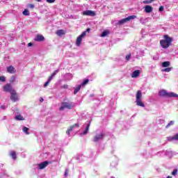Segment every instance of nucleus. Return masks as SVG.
I'll return each instance as SVG.
<instances>
[{
  "label": "nucleus",
  "instance_id": "f257e3e1",
  "mask_svg": "<svg viewBox=\"0 0 178 178\" xmlns=\"http://www.w3.org/2000/svg\"><path fill=\"white\" fill-rule=\"evenodd\" d=\"M173 39L168 35H163V39L160 40L161 47L163 48V49H166L172 45V42Z\"/></svg>",
  "mask_w": 178,
  "mask_h": 178
},
{
  "label": "nucleus",
  "instance_id": "f03ea898",
  "mask_svg": "<svg viewBox=\"0 0 178 178\" xmlns=\"http://www.w3.org/2000/svg\"><path fill=\"white\" fill-rule=\"evenodd\" d=\"M160 97H168V98H178V95L175 92H168L165 90L159 91Z\"/></svg>",
  "mask_w": 178,
  "mask_h": 178
},
{
  "label": "nucleus",
  "instance_id": "7ed1b4c3",
  "mask_svg": "<svg viewBox=\"0 0 178 178\" xmlns=\"http://www.w3.org/2000/svg\"><path fill=\"white\" fill-rule=\"evenodd\" d=\"M136 98V105L138 106H141L142 108H144L145 105L144 104V103H143V93L141 92V90H138Z\"/></svg>",
  "mask_w": 178,
  "mask_h": 178
},
{
  "label": "nucleus",
  "instance_id": "20e7f679",
  "mask_svg": "<svg viewBox=\"0 0 178 178\" xmlns=\"http://www.w3.org/2000/svg\"><path fill=\"white\" fill-rule=\"evenodd\" d=\"M74 104L72 102H63L61 103V106L59 108V111H65V109H73Z\"/></svg>",
  "mask_w": 178,
  "mask_h": 178
},
{
  "label": "nucleus",
  "instance_id": "39448f33",
  "mask_svg": "<svg viewBox=\"0 0 178 178\" xmlns=\"http://www.w3.org/2000/svg\"><path fill=\"white\" fill-rule=\"evenodd\" d=\"M136 17H137V16H136V15L129 16L127 18H124V19L120 20L118 22V24H120V25L124 24V23H127V22H130V20H133V19H136Z\"/></svg>",
  "mask_w": 178,
  "mask_h": 178
},
{
  "label": "nucleus",
  "instance_id": "423d86ee",
  "mask_svg": "<svg viewBox=\"0 0 178 178\" xmlns=\"http://www.w3.org/2000/svg\"><path fill=\"white\" fill-rule=\"evenodd\" d=\"M104 137H105L104 133L101 132L99 134H97L93 138V141L94 143H98V141H101V140H104Z\"/></svg>",
  "mask_w": 178,
  "mask_h": 178
},
{
  "label": "nucleus",
  "instance_id": "0eeeda50",
  "mask_svg": "<svg viewBox=\"0 0 178 178\" xmlns=\"http://www.w3.org/2000/svg\"><path fill=\"white\" fill-rule=\"evenodd\" d=\"M86 32H83L77 38H76V47H80L81 42L83 41V38L86 37Z\"/></svg>",
  "mask_w": 178,
  "mask_h": 178
},
{
  "label": "nucleus",
  "instance_id": "6e6552de",
  "mask_svg": "<svg viewBox=\"0 0 178 178\" xmlns=\"http://www.w3.org/2000/svg\"><path fill=\"white\" fill-rule=\"evenodd\" d=\"M10 99L13 101V102H16L17 101H19V96L17 95V93L16 92V90H13L10 93Z\"/></svg>",
  "mask_w": 178,
  "mask_h": 178
},
{
  "label": "nucleus",
  "instance_id": "1a4fd4ad",
  "mask_svg": "<svg viewBox=\"0 0 178 178\" xmlns=\"http://www.w3.org/2000/svg\"><path fill=\"white\" fill-rule=\"evenodd\" d=\"M82 15L83 16H91L92 17H93L94 16H97V13H95V11H92V10H85L82 13Z\"/></svg>",
  "mask_w": 178,
  "mask_h": 178
},
{
  "label": "nucleus",
  "instance_id": "9d476101",
  "mask_svg": "<svg viewBox=\"0 0 178 178\" xmlns=\"http://www.w3.org/2000/svg\"><path fill=\"white\" fill-rule=\"evenodd\" d=\"M3 91H5L6 92H10V94L11 92L15 91V90L12 87V85H10V83H7L6 86H3Z\"/></svg>",
  "mask_w": 178,
  "mask_h": 178
},
{
  "label": "nucleus",
  "instance_id": "9b49d317",
  "mask_svg": "<svg viewBox=\"0 0 178 178\" xmlns=\"http://www.w3.org/2000/svg\"><path fill=\"white\" fill-rule=\"evenodd\" d=\"M48 165H49V162L44 161L40 164H38L37 166L38 167V169L42 170V169H45V168H47Z\"/></svg>",
  "mask_w": 178,
  "mask_h": 178
},
{
  "label": "nucleus",
  "instance_id": "f8f14e48",
  "mask_svg": "<svg viewBox=\"0 0 178 178\" xmlns=\"http://www.w3.org/2000/svg\"><path fill=\"white\" fill-rule=\"evenodd\" d=\"M7 72L10 74H15V73H16V70L13 66L11 65V66L7 67Z\"/></svg>",
  "mask_w": 178,
  "mask_h": 178
},
{
  "label": "nucleus",
  "instance_id": "ddd939ff",
  "mask_svg": "<svg viewBox=\"0 0 178 178\" xmlns=\"http://www.w3.org/2000/svg\"><path fill=\"white\" fill-rule=\"evenodd\" d=\"M79 123H76L72 126H71L66 131V134H67V136H69L70 134V131H73V129L74 127H79Z\"/></svg>",
  "mask_w": 178,
  "mask_h": 178
},
{
  "label": "nucleus",
  "instance_id": "4468645a",
  "mask_svg": "<svg viewBox=\"0 0 178 178\" xmlns=\"http://www.w3.org/2000/svg\"><path fill=\"white\" fill-rule=\"evenodd\" d=\"M168 141H177L178 140V134H175L174 136L167 137Z\"/></svg>",
  "mask_w": 178,
  "mask_h": 178
},
{
  "label": "nucleus",
  "instance_id": "2eb2a0df",
  "mask_svg": "<svg viewBox=\"0 0 178 178\" xmlns=\"http://www.w3.org/2000/svg\"><path fill=\"white\" fill-rule=\"evenodd\" d=\"M140 73H141V72L138 70L133 72L131 74L132 79H136V77H138V76H140Z\"/></svg>",
  "mask_w": 178,
  "mask_h": 178
},
{
  "label": "nucleus",
  "instance_id": "dca6fc26",
  "mask_svg": "<svg viewBox=\"0 0 178 178\" xmlns=\"http://www.w3.org/2000/svg\"><path fill=\"white\" fill-rule=\"evenodd\" d=\"M153 10H154V8L152 7H151V6H145V12L146 13H151V12H152Z\"/></svg>",
  "mask_w": 178,
  "mask_h": 178
},
{
  "label": "nucleus",
  "instance_id": "f3484780",
  "mask_svg": "<svg viewBox=\"0 0 178 178\" xmlns=\"http://www.w3.org/2000/svg\"><path fill=\"white\" fill-rule=\"evenodd\" d=\"M44 38L42 36V35H38L35 38L34 40L35 41H44Z\"/></svg>",
  "mask_w": 178,
  "mask_h": 178
},
{
  "label": "nucleus",
  "instance_id": "a211bd4d",
  "mask_svg": "<svg viewBox=\"0 0 178 178\" xmlns=\"http://www.w3.org/2000/svg\"><path fill=\"white\" fill-rule=\"evenodd\" d=\"M90 130V122L87 124L85 131L81 134L83 136L87 134Z\"/></svg>",
  "mask_w": 178,
  "mask_h": 178
},
{
  "label": "nucleus",
  "instance_id": "6ab92c4d",
  "mask_svg": "<svg viewBox=\"0 0 178 178\" xmlns=\"http://www.w3.org/2000/svg\"><path fill=\"white\" fill-rule=\"evenodd\" d=\"M57 35L60 36L65 35V31L63 29L58 30L56 33Z\"/></svg>",
  "mask_w": 178,
  "mask_h": 178
},
{
  "label": "nucleus",
  "instance_id": "aec40b11",
  "mask_svg": "<svg viewBox=\"0 0 178 178\" xmlns=\"http://www.w3.org/2000/svg\"><path fill=\"white\" fill-rule=\"evenodd\" d=\"M163 67H169L170 66V62L169 61H165L162 63Z\"/></svg>",
  "mask_w": 178,
  "mask_h": 178
},
{
  "label": "nucleus",
  "instance_id": "412c9836",
  "mask_svg": "<svg viewBox=\"0 0 178 178\" xmlns=\"http://www.w3.org/2000/svg\"><path fill=\"white\" fill-rule=\"evenodd\" d=\"M15 120H24V118L22 117V115L19 114L15 115Z\"/></svg>",
  "mask_w": 178,
  "mask_h": 178
},
{
  "label": "nucleus",
  "instance_id": "4be33fe9",
  "mask_svg": "<svg viewBox=\"0 0 178 178\" xmlns=\"http://www.w3.org/2000/svg\"><path fill=\"white\" fill-rule=\"evenodd\" d=\"M80 88H81V85L78 86L75 88V90H74V95L77 94V92H79L80 91Z\"/></svg>",
  "mask_w": 178,
  "mask_h": 178
},
{
  "label": "nucleus",
  "instance_id": "5701e85b",
  "mask_svg": "<svg viewBox=\"0 0 178 178\" xmlns=\"http://www.w3.org/2000/svg\"><path fill=\"white\" fill-rule=\"evenodd\" d=\"M154 1H155V0H145V1H143V3L145 5H148L149 3H152V2H154Z\"/></svg>",
  "mask_w": 178,
  "mask_h": 178
},
{
  "label": "nucleus",
  "instance_id": "b1692460",
  "mask_svg": "<svg viewBox=\"0 0 178 178\" xmlns=\"http://www.w3.org/2000/svg\"><path fill=\"white\" fill-rule=\"evenodd\" d=\"M22 13L24 16H30V11H29L27 9H25Z\"/></svg>",
  "mask_w": 178,
  "mask_h": 178
},
{
  "label": "nucleus",
  "instance_id": "393cba45",
  "mask_svg": "<svg viewBox=\"0 0 178 178\" xmlns=\"http://www.w3.org/2000/svg\"><path fill=\"white\" fill-rule=\"evenodd\" d=\"M108 34H109V31H103V33L101 35V37H106V35H108Z\"/></svg>",
  "mask_w": 178,
  "mask_h": 178
},
{
  "label": "nucleus",
  "instance_id": "a878e982",
  "mask_svg": "<svg viewBox=\"0 0 178 178\" xmlns=\"http://www.w3.org/2000/svg\"><path fill=\"white\" fill-rule=\"evenodd\" d=\"M10 156H12L13 159H16V152L12 151L10 153Z\"/></svg>",
  "mask_w": 178,
  "mask_h": 178
},
{
  "label": "nucleus",
  "instance_id": "bb28decb",
  "mask_svg": "<svg viewBox=\"0 0 178 178\" xmlns=\"http://www.w3.org/2000/svg\"><path fill=\"white\" fill-rule=\"evenodd\" d=\"M22 130L24 133H26L27 135L30 134V133H29V128L24 127Z\"/></svg>",
  "mask_w": 178,
  "mask_h": 178
},
{
  "label": "nucleus",
  "instance_id": "cd10ccee",
  "mask_svg": "<svg viewBox=\"0 0 178 178\" xmlns=\"http://www.w3.org/2000/svg\"><path fill=\"white\" fill-rule=\"evenodd\" d=\"M172 70V67H167L165 69L161 70V72H165L167 73H169Z\"/></svg>",
  "mask_w": 178,
  "mask_h": 178
},
{
  "label": "nucleus",
  "instance_id": "c85d7f7f",
  "mask_svg": "<svg viewBox=\"0 0 178 178\" xmlns=\"http://www.w3.org/2000/svg\"><path fill=\"white\" fill-rule=\"evenodd\" d=\"M173 124H175V122L174 121H170V123H168L167 125H166V129H168V127H170V126H173Z\"/></svg>",
  "mask_w": 178,
  "mask_h": 178
},
{
  "label": "nucleus",
  "instance_id": "c756f323",
  "mask_svg": "<svg viewBox=\"0 0 178 178\" xmlns=\"http://www.w3.org/2000/svg\"><path fill=\"white\" fill-rule=\"evenodd\" d=\"M1 81L2 83H5V81H6V77H5V76H0V83H1Z\"/></svg>",
  "mask_w": 178,
  "mask_h": 178
},
{
  "label": "nucleus",
  "instance_id": "7c9ffc66",
  "mask_svg": "<svg viewBox=\"0 0 178 178\" xmlns=\"http://www.w3.org/2000/svg\"><path fill=\"white\" fill-rule=\"evenodd\" d=\"M88 81H89L88 79H85V80L83 81V83L81 84V86H84L88 84Z\"/></svg>",
  "mask_w": 178,
  "mask_h": 178
},
{
  "label": "nucleus",
  "instance_id": "2f4dec72",
  "mask_svg": "<svg viewBox=\"0 0 178 178\" xmlns=\"http://www.w3.org/2000/svg\"><path fill=\"white\" fill-rule=\"evenodd\" d=\"M15 80H16V76H11L10 81V83H13L15 81Z\"/></svg>",
  "mask_w": 178,
  "mask_h": 178
},
{
  "label": "nucleus",
  "instance_id": "473e14b6",
  "mask_svg": "<svg viewBox=\"0 0 178 178\" xmlns=\"http://www.w3.org/2000/svg\"><path fill=\"white\" fill-rule=\"evenodd\" d=\"M177 175V170H174L172 172V176H176Z\"/></svg>",
  "mask_w": 178,
  "mask_h": 178
},
{
  "label": "nucleus",
  "instance_id": "72a5a7b5",
  "mask_svg": "<svg viewBox=\"0 0 178 178\" xmlns=\"http://www.w3.org/2000/svg\"><path fill=\"white\" fill-rule=\"evenodd\" d=\"M59 72V70H56L53 72L52 77H55L56 74H58V72Z\"/></svg>",
  "mask_w": 178,
  "mask_h": 178
},
{
  "label": "nucleus",
  "instance_id": "f704fd0d",
  "mask_svg": "<svg viewBox=\"0 0 178 178\" xmlns=\"http://www.w3.org/2000/svg\"><path fill=\"white\" fill-rule=\"evenodd\" d=\"M131 57V54H128L126 56V60H130V58Z\"/></svg>",
  "mask_w": 178,
  "mask_h": 178
},
{
  "label": "nucleus",
  "instance_id": "c9c22d12",
  "mask_svg": "<svg viewBox=\"0 0 178 178\" xmlns=\"http://www.w3.org/2000/svg\"><path fill=\"white\" fill-rule=\"evenodd\" d=\"M67 175H69V170H65V177H67Z\"/></svg>",
  "mask_w": 178,
  "mask_h": 178
},
{
  "label": "nucleus",
  "instance_id": "e433bc0d",
  "mask_svg": "<svg viewBox=\"0 0 178 178\" xmlns=\"http://www.w3.org/2000/svg\"><path fill=\"white\" fill-rule=\"evenodd\" d=\"M48 3H54L55 2V0H46Z\"/></svg>",
  "mask_w": 178,
  "mask_h": 178
},
{
  "label": "nucleus",
  "instance_id": "4c0bfd02",
  "mask_svg": "<svg viewBox=\"0 0 178 178\" xmlns=\"http://www.w3.org/2000/svg\"><path fill=\"white\" fill-rule=\"evenodd\" d=\"M163 6H161L160 7H159V12H163Z\"/></svg>",
  "mask_w": 178,
  "mask_h": 178
},
{
  "label": "nucleus",
  "instance_id": "58836bf2",
  "mask_svg": "<svg viewBox=\"0 0 178 178\" xmlns=\"http://www.w3.org/2000/svg\"><path fill=\"white\" fill-rule=\"evenodd\" d=\"M48 84H49V81H47L44 84V87H47L48 86Z\"/></svg>",
  "mask_w": 178,
  "mask_h": 178
},
{
  "label": "nucleus",
  "instance_id": "ea45409f",
  "mask_svg": "<svg viewBox=\"0 0 178 178\" xmlns=\"http://www.w3.org/2000/svg\"><path fill=\"white\" fill-rule=\"evenodd\" d=\"M52 79H54V76H52V75L51 76L49 77V80L48 81H51V80H52Z\"/></svg>",
  "mask_w": 178,
  "mask_h": 178
},
{
  "label": "nucleus",
  "instance_id": "a19ab883",
  "mask_svg": "<svg viewBox=\"0 0 178 178\" xmlns=\"http://www.w3.org/2000/svg\"><path fill=\"white\" fill-rule=\"evenodd\" d=\"M29 8L33 9L34 8V4H29Z\"/></svg>",
  "mask_w": 178,
  "mask_h": 178
},
{
  "label": "nucleus",
  "instance_id": "79ce46f5",
  "mask_svg": "<svg viewBox=\"0 0 178 178\" xmlns=\"http://www.w3.org/2000/svg\"><path fill=\"white\" fill-rule=\"evenodd\" d=\"M28 47H33V43L29 42V43L28 44Z\"/></svg>",
  "mask_w": 178,
  "mask_h": 178
},
{
  "label": "nucleus",
  "instance_id": "37998d69",
  "mask_svg": "<svg viewBox=\"0 0 178 178\" xmlns=\"http://www.w3.org/2000/svg\"><path fill=\"white\" fill-rule=\"evenodd\" d=\"M153 59H154V60H158V59H159V58H158V57H156V58L154 57Z\"/></svg>",
  "mask_w": 178,
  "mask_h": 178
},
{
  "label": "nucleus",
  "instance_id": "c03bdc74",
  "mask_svg": "<svg viewBox=\"0 0 178 178\" xmlns=\"http://www.w3.org/2000/svg\"><path fill=\"white\" fill-rule=\"evenodd\" d=\"M67 87H68L67 85H64V86H63V88H67Z\"/></svg>",
  "mask_w": 178,
  "mask_h": 178
},
{
  "label": "nucleus",
  "instance_id": "a18cd8bd",
  "mask_svg": "<svg viewBox=\"0 0 178 178\" xmlns=\"http://www.w3.org/2000/svg\"><path fill=\"white\" fill-rule=\"evenodd\" d=\"M40 102H44V99L43 98H40Z\"/></svg>",
  "mask_w": 178,
  "mask_h": 178
},
{
  "label": "nucleus",
  "instance_id": "49530a36",
  "mask_svg": "<svg viewBox=\"0 0 178 178\" xmlns=\"http://www.w3.org/2000/svg\"><path fill=\"white\" fill-rule=\"evenodd\" d=\"M1 109H5V107H3V106H1Z\"/></svg>",
  "mask_w": 178,
  "mask_h": 178
},
{
  "label": "nucleus",
  "instance_id": "de8ad7c7",
  "mask_svg": "<svg viewBox=\"0 0 178 178\" xmlns=\"http://www.w3.org/2000/svg\"><path fill=\"white\" fill-rule=\"evenodd\" d=\"M37 1V2H41V0H35Z\"/></svg>",
  "mask_w": 178,
  "mask_h": 178
},
{
  "label": "nucleus",
  "instance_id": "09e8293b",
  "mask_svg": "<svg viewBox=\"0 0 178 178\" xmlns=\"http://www.w3.org/2000/svg\"><path fill=\"white\" fill-rule=\"evenodd\" d=\"M86 31H90V28H88V29L86 30Z\"/></svg>",
  "mask_w": 178,
  "mask_h": 178
},
{
  "label": "nucleus",
  "instance_id": "8fccbe9b",
  "mask_svg": "<svg viewBox=\"0 0 178 178\" xmlns=\"http://www.w3.org/2000/svg\"><path fill=\"white\" fill-rule=\"evenodd\" d=\"M167 178H172V177H170V176H168V177H167Z\"/></svg>",
  "mask_w": 178,
  "mask_h": 178
}]
</instances>
